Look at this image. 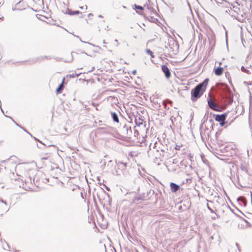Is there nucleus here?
Listing matches in <instances>:
<instances>
[{
	"label": "nucleus",
	"mask_w": 252,
	"mask_h": 252,
	"mask_svg": "<svg viewBox=\"0 0 252 252\" xmlns=\"http://www.w3.org/2000/svg\"><path fill=\"white\" fill-rule=\"evenodd\" d=\"M209 82L208 79H206L204 81L197 85L191 91V100L193 101H196L205 92L207 86Z\"/></svg>",
	"instance_id": "obj_1"
},
{
	"label": "nucleus",
	"mask_w": 252,
	"mask_h": 252,
	"mask_svg": "<svg viewBox=\"0 0 252 252\" xmlns=\"http://www.w3.org/2000/svg\"><path fill=\"white\" fill-rule=\"evenodd\" d=\"M216 99L212 98L211 95H210L207 98V102L209 107L214 111L217 112H221L224 110V108L220 106L216 103Z\"/></svg>",
	"instance_id": "obj_2"
},
{
	"label": "nucleus",
	"mask_w": 252,
	"mask_h": 252,
	"mask_svg": "<svg viewBox=\"0 0 252 252\" xmlns=\"http://www.w3.org/2000/svg\"><path fill=\"white\" fill-rule=\"evenodd\" d=\"M27 9L28 11H32L31 9L29 7L28 5L23 0L20 1L13 7V10L15 11H22L23 10Z\"/></svg>",
	"instance_id": "obj_3"
},
{
	"label": "nucleus",
	"mask_w": 252,
	"mask_h": 252,
	"mask_svg": "<svg viewBox=\"0 0 252 252\" xmlns=\"http://www.w3.org/2000/svg\"><path fill=\"white\" fill-rule=\"evenodd\" d=\"M227 116V113H224L222 115H215V120L217 122H220V126H223L225 124V119Z\"/></svg>",
	"instance_id": "obj_4"
},
{
	"label": "nucleus",
	"mask_w": 252,
	"mask_h": 252,
	"mask_svg": "<svg viewBox=\"0 0 252 252\" xmlns=\"http://www.w3.org/2000/svg\"><path fill=\"white\" fill-rule=\"evenodd\" d=\"M161 69L162 71L164 73L166 78H169L171 76V73L167 66L166 65H162L161 66Z\"/></svg>",
	"instance_id": "obj_5"
},
{
	"label": "nucleus",
	"mask_w": 252,
	"mask_h": 252,
	"mask_svg": "<svg viewBox=\"0 0 252 252\" xmlns=\"http://www.w3.org/2000/svg\"><path fill=\"white\" fill-rule=\"evenodd\" d=\"M214 71L216 75L220 76L223 74L224 72V69L221 66H218L214 68Z\"/></svg>",
	"instance_id": "obj_6"
},
{
	"label": "nucleus",
	"mask_w": 252,
	"mask_h": 252,
	"mask_svg": "<svg viewBox=\"0 0 252 252\" xmlns=\"http://www.w3.org/2000/svg\"><path fill=\"white\" fill-rule=\"evenodd\" d=\"M134 6L135 9H137V10H136L137 13H138V14H139L140 15H144V13H143L144 8L142 6L138 5L136 4H134Z\"/></svg>",
	"instance_id": "obj_7"
},
{
	"label": "nucleus",
	"mask_w": 252,
	"mask_h": 252,
	"mask_svg": "<svg viewBox=\"0 0 252 252\" xmlns=\"http://www.w3.org/2000/svg\"><path fill=\"white\" fill-rule=\"evenodd\" d=\"M170 187L171 190L173 192H175L180 188V187L178 185H177L174 183H171L170 184Z\"/></svg>",
	"instance_id": "obj_8"
},
{
	"label": "nucleus",
	"mask_w": 252,
	"mask_h": 252,
	"mask_svg": "<svg viewBox=\"0 0 252 252\" xmlns=\"http://www.w3.org/2000/svg\"><path fill=\"white\" fill-rule=\"evenodd\" d=\"M64 80V78L63 79L62 83H61V84L60 85V86L57 89L56 92L57 94L61 93V91L63 89Z\"/></svg>",
	"instance_id": "obj_9"
},
{
	"label": "nucleus",
	"mask_w": 252,
	"mask_h": 252,
	"mask_svg": "<svg viewBox=\"0 0 252 252\" xmlns=\"http://www.w3.org/2000/svg\"><path fill=\"white\" fill-rule=\"evenodd\" d=\"M111 115L114 121L116 123H119V120L117 114L115 112H112L111 113Z\"/></svg>",
	"instance_id": "obj_10"
},
{
	"label": "nucleus",
	"mask_w": 252,
	"mask_h": 252,
	"mask_svg": "<svg viewBox=\"0 0 252 252\" xmlns=\"http://www.w3.org/2000/svg\"><path fill=\"white\" fill-rule=\"evenodd\" d=\"M248 84L250 85H252V69H251L249 72V75L248 76Z\"/></svg>",
	"instance_id": "obj_11"
},
{
	"label": "nucleus",
	"mask_w": 252,
	"mask_h": 252,
	"mask_svg": "<svg viewBox=\"0 0 252 252\" xmlns=\"http://www.w3.org/2000/svg\"><path fill=\"white\" fill-rule=\"evenodd\" d=\"M146 52L147 54L150 55L151 57V58H154L155 57L152 51H151L150 49H147L146 50Z\"/></svg>",
	"instance_id": "obj_12"
},
{
	"label": "nucleus",
	"mask_w": 252,
	"mask_h": 252,
	"mask_svg": "<svg viewBox=\"0 0 252 252\" xmlns=\"http://www.w3.org/2000/svg\"><path fill=\"white\" fill-rule=\"evenodd\" d=\"M238 200L239 201H241L244 204V205H246L247 200L245 197H240L238 199Z\"/></svg>",
	"instance_id": "obj_13"
},
{
	"label": "nucleus",
	"mask_w": 252,
	"mask_h": 252,
	"mask_svg": "<svg viewBox=\"0 0 252 252\" xmlns=\"http://www.w3.org/2000/svg\"><path fill=\"white\" fill-rule=\"evenodd\" d=\"M16 159V157H11L9 159H8L7 162L9 164L12 163L13 161H15Z\"/></svg>",
	"instance_id": "obj_14"
},
{
	"label": "nucleus",
	"mask_w": 252,
	"mask_h": 252,
	"mask_svg": "<svg viewBox=\"0 0 252 252\" xmlns=\"http://www.w3.org/2000/svg\"><path fill=\"white\" fill-rule=\"evenodd\" d=\"M80 74V73H79V74H76V73L74 74V73H73L72 74H69V76L70 78H74V77H78Z\"/></svg>",
	"instance_id": "obj_15"
},
{
	"label": "nucleus",
	"mask_w": 252,
	"mask_h": 252,
	"mask_svg": "<svg viewBox=\"0 0 252 252\" xmlns=\"http://www.w3.org/2000/svg\"><path fill=\"white\" fill-rule=\"evenodd\" d=\"M241 70L243 71V72H246V73H249L250 72V71L248 70V69H247L244 66H242L241 67Z\"/></svg>",
	"instance_id": "obj_16"
},
{
	"label": "nucleus",
	"mask_w": 252,
	"mask_h": 252,
	"mask_svg": "<svg viewBox=\"0 0 252 252\" xmlns=\"http://www.w3.org/2000/svg\"><path fill=\"white\" fill-rule=\"evenodd\" d=\"M181 146H179V145H176L175 147V149L176 150H180V148H181Z\"/></svg>",
	"instance_id": "obj_17"
},
{
	"label": "nucleus",
	"mask_w": 252,
	"mask_h": 252,
	"mask_svg": "<svg viewBox=\"0 0 252 252\" xmlns=\"http://www.w3.org/2000/svg\"><path fill=\"white\" fill-rule=\"evenodd\" d=\"M119 163L122 164V165H123V166L124 167H126V166L127 165V163H124V162H119Z\"/></svg>",
	"instance_id": "obj_18"
},
{
	"label": "nucleus",
	"mask_w": 252,
	"mask_h": 252,
	"mask_svg": "<svg viewBox=\"0 0 252 252\" xmlns=\"http://www.w3.org/2000/svg\"><path fill=\"white\" fill-rule=\"evenodd\" d=\"M0 20H3V17L2 16V17H0Z\"/></svg>",
	"instance_id": "obj_19"
},
{
	"label": "nucleus",
	"mask_w": 252,
	"mask_h": 252,
	"mask_svg": "<svg viewBox=\"0 0 252 252\" xmlns=\"http://www.w3.org/2000/svg\"><path fill=\"white\" fill-rule=\"evenodd\" d=\"M136 73V70H134V71H133V74H135Z\"/></svg>",
	"instance_id": "obj_20"
},
{
	"label": "nucleus",
	"mask_w": 252,
	"mask_h": 252,
	"mask_svg": "<svg viewBox=\"0 0 252 252\" xmlns=\"http://www.w3.org/2000/svg\"><path fill=\"white\" fill-rule=\"evenodd\" d=\"M219 65H220L221 64V62H220V63H219Z\"/></svg>",
	"instance_id": "obj_21"
},
{
	"label": "nucleus",
	"mask_w": 252,
	"mask_h": 252,
	"mask_svg": "<svg viewBox=\"0 0 252 252\" xmlns=\"http://www.w3.org/2000/svg\"><path fill=\"white\" fill-rule=\"evenodd\" d=\"M75 13H79V11H77Z\"/></svg>",
	"instance_id": "obj_22"
}]
</instances>
